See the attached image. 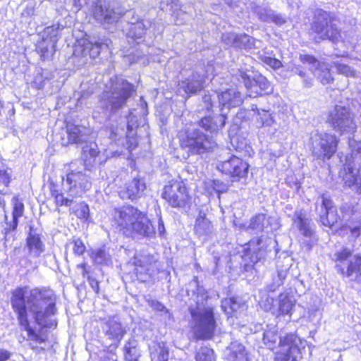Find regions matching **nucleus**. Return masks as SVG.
<instances>
[{
    "label": "nucleus",
    "instance_id": "nucleus-1",
    "mask_svg": "<svg viewBox=\"0 0 361 361\" xmlns=\"http://www.w3.org/2000/svg\"><path fill=\"white\" fill-rule=\"evenodd\" d=\"M56 297L51 290L34 288L28 290L27 287H20L12 293L11 305L18 314L20 324L27 333V339L36 343L45 341L46 336L37 334L29 325L27 312L35 322L43 328L55 327L57 322L55 315Z\"/></svg>",
    "mask_w": 361,
    "mask_h": 361
},
{
    "label": "nucleus",
    "instance_id": "nucleus-2",
    "mask_svg": "<svg viewBox=\"0 0 361 361\" xmlns=\"http://www.w3.org/2000/svg\"><path fill=\"white\" fill-rule=\"evenodd\" d=\"M135 91L133 85L126 80L117 76L112 77L106 85L98 108L102 110L104 117L109 118L126 105Z\"/></svg>",
    "mask_w": 361,
    "mask_h": 361
},
{
    "label": "nucleus",
    "instance_id": "nucleus-3",
    "mask_svg": "<svg viewBox=\"0 0 361 361\" xmlns=\"http://www.w3.org/2000/svg\"><path fill=\"white\" fill-rule=\"evenodd\" d=\"M196 295V307H190L192 329L198 338L210 339L216 329L214 308L207 305L208 295L203 287H197Z\"/></svg>",
    "mask_w": 361,
    "mask_h": 361
},
{
    "label": "nucleus",
    "instance_id": "nucleus-4",
    "mask_svg": "<svg viewBox=\"0 0 361 361\" xmlns=\"http://www.w3.org/2000/svg\"><path fill=\"white\" fill-rule=\"evenodd\" d=\"M113 219L121 231L126 235L138 234L152 237L155 234L153 225L145 214L132 206L114 211Z\"/></svg>",
    "mask_w": 361,
    "mask_h": 361
},
{
    "label": "nucleus",
    "instance_id": "nucleus-5",
    "mask_svg": "<svg viewBox=\"0 0 361 361\" xmlns=\"http://www.w3.org/2000/svg\"><path fill=\"white\" fill-rule=\"evenodd\" d=\"M180 147L191 155L214 151L218 145L212 136L207 135L195 125L185 126L178 133Z\"/></svg>",
    "mask_w": 361,
    "mask_h": 361
},
{
    "label": "nucleus",
    "instance_id": "nucleus-6",
    "mask_svg": "<svg viewBox=\"0 0 361 361\" xmlns=\"http://www.w3.org/2000/svg\"><path fill=\"white\" fill-rule=\"evenodd\" d=\"M310 143L314 155L330 159L336 152L338 139L335 135L315 130L311 133Z\"/></svg>",
    "mask_w": 361,
    "mask_h": 361
},
{
    "label": "nucleus",
    "instance_id": "nucleus-7",
    "mask_svg": "<svg viewBox=\"0 0 361 361\" xmlns=\"http://www.w3.org/2000/svg\"><path fill=\"white\" fill-rule=\"evenodd\" d=\"M328 122L340 135L353 134L357 129L353 114L348 108L341 105H336L329 112Z\"/></svg>",
    "mask_w": 361,
    "mask_h": 361
},
{
    "label": "nucleus",
    "instance_id": "nucleus-8",
    "mask_svg": "<svg viewBox=\"0 0 361 361\" xmlns=\"http://www.w3.org/2000/svg\"><path fill=\"white\" fill-rule=\"evenodd\" d=\"M312 30L322 39L336 41L340 37V32L330 13L322 9H317L314 13Z\"/></svg>",
    "mask_w": 361,
    "mask_h": 361
},
{
    "label": "nucleus",
    "instance_id": "nucleus-9",
    "mask_svg": "<svg viewBox=\"0 0 361 361\" xmlns=\"http://www.w3.org/2000/svg\"><path fill=\"white\" fill-rule=\"evenodd\" d=\"M238 73V76L240 78L246 87L249 97H255L259 94H269L273 92L271 83L263 75L243 69H239Z\"/></svg>",
    "mask_w": 361,
    "mask_h": 361
},
{
    "label": "nucleus",
    "instance_id": "nucleus-10",
    "mask_svg": "<svg viewBox=\"0 0 361 361\" xmlns=\"http://www.w3.org/2000/svg\"><path fill=\"white\" fill-rule=\"evenodd\" d=\"M216 97L218 99L219 107L221 112H224L225 109H229L238 106L243 102L241 93L236 88H231L225 91L215 90L214 94H205L203 97V102L207 109L209 110L213 106V99Z\"/></svg>",
    "mask_w": 361,
    "mask_h": 361
},
{
    "label": "nucleus",
    "instance_id": "nucleus-11",
    "mask_svg": "<svg viewBox=\"0 0 361 361\" xmlns=\"http://www.w3.org/2000/svg\"><path fill=\"white\" fill-rule=\"evenodd\" d=\"M301 345L302 341L295 334H289L281 337L275 361H298L301 358Z\"/></svg>",
    "mask_w": 361,
    "mask_h": 361
},
{
    "label": "nucleus",
    "instance_id": "nucleus-12",
    "mask_svg": "<svg viewBox=\"0 0 361 361\" xmlns=\"http://www.w3.org/2000/svg\"><path fill=\"white\" fill-rule=\"evenodd\" d=\"M336 255V267L343 274L361 280V257L353 255L347 248L343 249Z\"/></svg>",
    "mask_w": 361,
    "mask_h": 361
},
{
    "label": "nucleus",
    "instance_id": "nucleus-13",
    "mask_svg": "<svg viewBox=\"0 0 361 361\" xmlns=\"http://www.w3.org/2000/svg\"><path fill=\"white\" fill-rule=\"evenodd\" d=\"M162 197L173 207H185L190 200L187 188L180 181H172L165 185Z\"/></svg>",
    "mask_w": 361,
    "mask_h": 361
},
{
    "label": "nucleus",
    "instance_id": "nucleus-14",
    "mask_svg": "<svg viewBox=\"0 0 361 361\" xmlns=\"http://www.w3.org/2000/svg\"><path fill=\"white\" fill-rule=\"evenodd\" d=\"M92 13L94 20L104 26L115 23L121 17V12L111 7L106 0H97Z\"/></svg>",
    "mask_w": 361,
    "mask_h": 361
},
{
    "label": "nucleus",
    "instance_id": "nucleus-15",
    "mask_svg": "<svg viewBox=\"0 0 361 361\" xmlns=\"http://www.w3.org/2000/svg\"><path fill=\"white\" fill-rule=\"evenodd\" d=\"M135 272L137 279L145 282L157 272V261L153 255H138L134 259Z\"/></svg>",
    "mask_w": 361,
    "mask_h": 361
},
{
    "label": "nucleus",
    "instance_id": "nucleus-16",
    "mask_svg": "<svg viewBox=\"0 0 361 361\" xmlns=\"http://www.w3.org/2000/svg\"><path fill=\"white\" fill-rule=\"evenodd\" d=\"M248 168L247 162L234 155L217 164V169L222 173L238 178H244L248 172Z\"/></svg>",
    "mask_w": 361,
    "mask_h": 361
},
{
    "label": "nucleus",
    "instance_id": "nucleus-17",
    "mask_svg": "<svg viewBox=\"0 0 361 361\" xmlns=\"http://www.w3.org/2000/svg\"><path fill=\"white\" fill-rule=\"evenodd\" d=\"M124 17L128 21V37L136 43H140L146 30L151 27V22L147 20L139 21L138 18L134 16V12L132 11L125 13Z\"/></svg>",
    "mask_w": 361,
    "mask_h": 361
},
{
    "label": "nucleus",
    "instance_id": "nucleus-18",
    "mask_svg": "<svg viewBox=\"0 0 361 361\" xmlns=\"http://www.w3.org/2000/svg\"><path fill=\"white\" fill-rule=\"evenodd\" d=\"M300 59L302 63L309 66L310 70L323 85L330 83L334 79L327 64L320 63L310 55H300Z\"/></svg>",
    "mask_w": 361,
    "mask_h": 361
},
{
    "label": "nucleus",
    "instance_id": "nucleus-19",
    "mask_svg": "<svg viewBox=\"0 0 361 361\" xmlns=\"http://www.w3.org/2000/svg\"><path fill=\"white\" fill-rule=\"evenodd\" d=\"M111 43V40L106 37L95 39L94 37L91 39H84L79 42L78 48H82L81 54L82 55L89 54L92 59L97 57L101 51L109 49V45ZM78 51V49H76Z\"/></svg>",
    "mask_w": 361,
    "mask_h": 361
},
{
    "label": "nucleus",
    "instance_id": "nucleus-20",
    "mask_svg": "<svg viewBox=\"0 0 361 361\" xmlns=\"http://www.w3.org/2000/svg\"><path fill=\"white\" fill-rule=\"evenodd\" d=\"M321 198V205L317 208L320 221L324 226L332 227L339 219L336 208L334 206L332 201L324 195Z\"/></svg>",
    "mask_w": 361,
    "mask_h": 361
},
{
    "label": "nucleus",
    "instance_id": "nucleus-21",
    "mask_svg": "<svg viewBox=\"0 0 361 361\" xmlns=\"http://www.w3.org/2000/svg\"><path fill=\"white\" fill-rule=\"evenodd\" d=\"M208 80V77H204L198 73H193L190 78L180 82L178 85V91L180 94L182 92L185 94H195L200 91ZM210 82L214 83L217 80V78L214 77L209 79Z\"/></svg>",
    "mask_w": 361,
    "mask_h": 361
},
{
    "label": "nucleus",
    "instance_id": "nucleus-22",
    "mask_svg": "<svg viewBox=\"0 0 361 361\" xmlns=\"http://www.w3.org/2000/svg\"><path fill=\"white\" fill-rule=\"evenodd\" d=\"M63 185L69 190L72 196L80 195L90 186L87 177L82 172H71L63 179Z\"/></svg>",
    "mask_w": 361,
    "mask_h": 361
},
{
    "label": "nucleus",
    "instance_id": "nucleus-23",
    "mask_svg": "<svg viewBox=\"0 0 361 361\" xmlns=\"http://www.w3.org/2000/svg\"><path fill=\"white\" fill-rule=\"evenodd\" d=\"M104 331L105 335L116 343H120L126 333V330L118 316L111 317L106 320Z\"/></svg>",
    "mask_w": 361,
    "mask_h": 361
},
{
    "label": "nucleus",
    "instance_id": "nucleus-24",
    "mask_svg": "<svg viewBox=\"0 0 361 361\" xmlns=\"http://www.w3.org/2000/svg\"><path fill=\"white\" fill-rule=\"evenodd\" d=\"M26 245L28 250V256L31 258H38L44 251L45 246L41 240L40 234L37 229L32 226H30Z\"/></svg>",
    "mask_w": 361,
    "mask_h": 361
},
{
    "label": "nucleus",
    "instance_id": "nucleus-25",
    "mask_svg": "<svg viewBox=\"0 0 361 361\" xmlns=\"http://www.w3.org/2000/svg\"><path fill=\"white\" fill-rule=\"evenodd\" d=\"M145 188V183L142 179L133 178L120 190L119 195L122 199L133 200L142 195Z\"/></svg>",
    "mask_w": 361,
    "mask_h": 361
},
{
    "label": "nucleus",
    "instance_id": "nucleus-26",
    "mask_svg": "<svg viewBox=\"0 0 361 361\" xmlns=\"http://www.w3.org/2000/svg\"><path fill=\"white\" fill-rule=\"evenodd\" d=\"M226 123V114L221 112L214 116H206L200 121V126L211 133H217L221 130Z\"/></svg>",
    "mask_w": 361,
    "mask_h": 361
},
{
    "label": "nucleus",
    "instance_id": "nucleus-27",
    "mask_svg": "<svg viewBox=\"0 0 361 361\" xmlns=\"http://www.w3.org/2000/svg\"><path fill=\"white\" fill-rule=\"evenodd\" d=\"M12 221L10 222H6V226L4 228V232L6 236L9 233V232L16 229L18 224V218L21 217L24 212V204L17 197H14L12 199Z\"/></svg>",
    "mask_w": 361,
    "mask_h": 361
},
{
    "label": "nucleus",
    "instance_id": "nucleus-28",
    "mask_svg": "<svg viewBox=\"0 0 361 361\" xmlns=\"http://www.w3.org/2000/svg\"><path fill=\"white\" fill-rule=\"evenodd\" d=\"M66 131L69 142L79 143L86 140L90 130L83 126L67 124Z\"/></svg>",
    "mask_w": 361,
    "mask_h": 361
},
{
    "label": "nucleus",
    "instance_id": "nucleus-29",
    "mask_svg": "<svg viewBox=\"0 0 361 361\" xmlns=\"http://www.w3.org/2000/svg\"><path fill=\"white\" fill-rule=\"evenodd\" d=\"M151 361H169V352L166 343L152 342L149 345Z\"/></svg>",
    "mask_w": 361,
    "mask_h": 361
},
{
    "label": "nucleus",
    "instance_id": "nucleus-30",
    "mask_svg": "<svg viewBox=\"0 0 361 361\" xmlns=\"http://www.w3.org/2000/svg\"><path fill=\"white\" fill-rule=\"evenodd\" d=\"M348 172L343 178L345 184L350 188H353L358 192H361V166L355 172V169L348 166L347 167Z\"/></svg>",
    "mask_w": 361,
    "mask_h": 361
},
{
    "label": "nucleus",
    "instance_id": "nucleus-31",
    "mask_svg": "<svg viewBox=\"0 0 361 361\" xmlns=\"http://www.w3.org/2000/svg\"><path fill=\"white\" fill-rule=\"evenodd\" d=\"M276 306L274 309V315L276 317L290 314L294 306V302L285 294H280L278 299L276 300Z\"/></svg>",
    "mask_w": 361,
    "mask_h": 361
},
{
    "label": "nucleus",
    "instance_id": "nucleus-32",
    "mask_svg": "<svg viewBox=\"0 0 361 361\" xmlns=\"http://www.w3.org/2000/svg\"><path fill=\"white\" fill-rule=\"evenodd\" d=\"M195 231L199 236L208 235L212 231L211 221L206 217V214L201 211L196 219Z\"/></svg>",
    "mask_w": 361,
    "mask_h": 361
},
{
    "label": "nucleus",
    "instance_id": "nucleus-33",
    "mask_svg": "<svg viewBox=\"0 0 361 361\" xmlns=\"http://www.w3.org/2000/svg\"><path fill=\"white\" fill-rule=\"evenodd\" d=\"M229 361H248L245 348L238 342H233L229 347Z\"/></svg>",
    "mask_w": 361,
    "mask_h": 361
},
{
    "label": "nucleus",
    "instance_id": "nucleus-34",
    "mask_svg": "<svg viewBox=\"0 0 361 361\" xmlns=\"http://www.w3.org/2000/svg\"><path fill=\"white\" fill-rule=\"evenodd\" d=\"M261 42L256 40L253 37L246 34L238 35L237 43L235 44V48L252 49L259 48Z\"/></svg>",
    "mask_w": 361,
    "mask_h": 361
},
{
    "label": "nucleus",
    "instance_id": "nucleus-35",
    "mask_svg": "<svg viewBox=\"0 0 361 361\" xmlns=\"http://www.w3.org/2000/svg\"><path fill=\"white\" fill-rule=\"evenodd\" d=\"M137 341L134 338H130L125 344V358L127 361H138L140 357V353L137 348Z\"/></svg>",
    "mask_w": 361,
    "mask_h": 361
},
{
    "label": "nucleus",
    "instance_id": "nucleus-36",
    "mask_svg": "<svg viewBox=\"0 0 361 361\" xmlns=\"http://www.w3.org/2000/svg\"><path fill=\"white\" fill-rule=\"evenodd\" d=\"M294 223L297 224L298 229L303 235L306 237L311 236L312 231L309 226L308 219L301 212H295Z\"/></svg>",
    "mask_w": 361,
    "mask_h": 361
},
{
    "label": "nucleus",
    "instance_id": "nucleus-37",
    "mask_svg": "<svg viewBox=\"0 0 361 361\" xmlns=\"http://www.w3.org/2000/svg\"><path fill=\"white\" fill-rule=\"evenodd\" d=\"M287 269L278 270L276 274H273L271 283L267 285V291L274 292L282 286L287 277Z\"/></svg>",
    "mask_w": 361,
    "mask_h": 361
},
{
    "label": "nucleus",
    "instance_id": "nucleus-38",
    "mask_svg": "<svg viewBox=\"0 0 361 361\" xmlns=\"http://www.w3.org/2000/svg\"><path fill=\"white\" fill-rule=\"evenodd\" d=\"M85 161L90 164L95 162L97 157L99 154L98 146L95 142H90L82 147Z\"/></svg>",
    "mask_w": 361,
    "mask_h": 361
},
{
    "label": "nucleus",
    "instance_id": "nucleus-39",
    "mask_svg": "<svg viewBox=\"0 0 361 361\" xmlns=\"http://www.w3.org/2000/svg\"><path fill=\"white\" fill-rule=\"evenodd\" d=\"M71 213L74 214L78 219L87 221L90 215V209L88 205L84 202L74 203L71 205Z\"/></svg>",
    "mask_w": 361,
    "mask_h": 361
},
{
    "label": "nucleus",
    "instance_id": "nucleus-40",
    "mask_svg": "<svg viewBox=\"0 0 361 361\" xmlns=\"http://www.w3.org/2000/svg\"><path fill=\"white\" fill-rule=\"evenodd\" d=\"M63 27L59 24L53 25L52 26L47 27L43 32L44 40L49 39L51 46L54 47L58 41V35L59 30H62Z\"/></svg>",
    "mask_w": 361,
    "mask_h": 361
},
{
    "label": "nucleus",
    "instance_id": "nucleus-41",
    "mask_svg": "<svg viewBox=\"0 0 361 361\" xmlns=\"http://www.w3.org/2000/svg\"><path fill=\"white\" fill-rule=\"evenodd\" d=\"M267 223V221L265 214H259L252 218L248 228L255 231L256 233L260 232L263 231Z\"/></svg>",
    "mask_w": 361,
    "mask_h": 361
},
{
    "label": "nucleus",
    "instance_id": "nucleus-42",
    "mask_svg": "<svg viewBox=\"0 0 361 361\" xmlns=\"http://www.w3.org/2000/svg\"><path fill=\"white\" fill-rule=\"evenodd\" d=\"M259 303L260 307L264 311L270 312L272 314H274V309H275V307L276 306V302L273 298L270 297L266 293H262Z\"/></svg>",
    "mask_w": 361,
    "mask_h": 361
},
{
    "label": "nucleus",
    "instance_id": "nucleus-43",
    "mask_svg": "<svg viewBox=\"0 0 361 361\" xmlns=\"http://www.w3.org/2000/svg\"><path fill=\"white\" fill-rule=\"evenodd\" d=\"M94 261L99 264H109L111 263V256L105 248H99L92 253Z\"/></svg>",
    "mask_w": 361,
    "mask_h": 361
},
{
    "label": "nucleus",
    "instance_id": "nucleus-44",
    "mask_svg": "<svg viewBox=\"0 0 361 361\" xmlns=\"http://www.w3.org/2000/svg\"><path fill=\"white\" fill-rule=\"evenodd\" d=\"M256 110L257 112V121L260 123V127L262 126H271L274 123V119L271 114L269 113L268 111L264 109H258L256 107Z\"/></svg>",
    "mask_w": 361,
    "mask_h": 361
},
{
    "label": "nucleus",
    "instance_id": "nucleus-45",
    "mask_svg": "<svg viewBox=\"0 0 361 361\" xmlns=\"http://www.w3.org/2000/svg\"><path fill=\"white\" fill-rule=\"evenodd\" d=\"M283 337V336H278L274 331L269 330L266 331L263 334L264 343L270 349H273L276 346L277 341H280V338Z\"/></svg>",
    "mask_w": 361,
    "mask_h": 361
},
{
    "label": "nucleus",
    "instance_id": "nucleus-46",
    "mask_svg": "<svg viewBox=\"0 0 361 361\" xmlns=\"http://www.w3.org/2000/svg\"><path fill=\"white\" fill-rule=\"evenodd\" d=\"M197 361H215L214 350L208 347H202L196 355Z\"/></svg>",
    "mask_w": 361,
    "mask_h": 361
},
{
    "label": "nucleus",
    "instance_id": "nucleus-47",
    "mask_svg": "<svg viewBox=\"0 0 361 361\" xmlns=\"http://www.w3.org/2000/svg\"><path fill=\"white\" fill-rule=\"evenodd\" d=\"M349 147L351 150V157L353 159H361V140L356 141L354 139H349Z\"/></svg>",
    "mask_w": 361,
    "mask_h": 361
},
{
    "label": "nucleus",
    "instance_id": "nucleus-48",
    "mask_svg": "<svg viewBox=\"0 0 361 361\" xmlns=\"http://www.w3.org/2000/svg\"><path fill=\"white\" fill-rule=\"evenodd\" d=\"M291 71L298 75L303 79V82L305 87H311L312 85V80L306 76L304 68L300 65H295L291 68Z\"/></svg>",
    "mask_w": 361,
    "mask_h": 361
},
{
    "label": "nucleus",
    "instance_id": "nucleus-49",
    "mask_svg": "<svg viewBox=\"0 0 361 361\" xmlns=\"http://www.w3.org/2000/svg\"><path fill=\"white\" fill-rule=\"evenodd\" d=\"M334 64L338 73L347 77H356V72L349 66L338 62H334Z\"/></svg>",
    "mask_w": 361,
    "mask_h": 361
},
{
    "label": "nucleus",
    "instance_id": "nucleus-50",
    "mask_svg": "<svg viewBox=\"0 0 361 361\" xmlns=\"http://www.w3.org/2000/svg\"><path fill=\"white\" fill-rule=\"evenodd\" d=\"M255 13L262 21L270 23L274 11L267 8L259 7L256 8Z\"/></svg>",
    "mask_w": 361,
    "mask_h": 361
},
{
    "label": "nucleus",
    "instance_id": "nucleus-51",
    "mask_svg": "<svg viewBox=\"0 0 361 361\" xmlns=\"http://www.w3.org/2000/svg\"><path fill=\"white\" fill-rule=\"evenodd\" d=\"M128 133L126 134V148L129 152L133 150L137 144V138L134 136L135 133L130 129V126H128Z\"/></svg>",
    "mask_w": 361,
    "mask_h": 361
},
{
    "label": "nucleus",
    "instance_id": "nucleus-52",
    "mask_svg": "<svg viewBox=\"0 0 361 361\" xmlns=\"http://www.w3.org/2000/svg\"><path fill=\"white\" fill-rule=\"evenodd\" d=\"M149 305L152 308H153L154 310L159 311L163 312V314L165 316V319H170L171 317V314L169 312V311L164 307V305H162L161 302L157 301V300H149Z\"/></svg>",
    "mask_w": 361,
    "mask_h": 361
},
{
    "label": "nucleus",
    "instance_id": "nucleus-53",
    "mask_svg": "<svg viewBox=\"0 0 361 361\" xmlns=\"http://www.w3.org/2000/svg\"><path fill=\"white\" fill-rule=\"evenodd\" d=\"M210 186L213 188V190L217 192L219 195L220 193L224 192L228 190L227 184L219 180H214L209 181Z\"/></svg>",
    "mask_w": 361,
    "mask_h": 361
},
{
    "label": "nucleus",
    "instance_id": "nucleus-54",
    "mask_svg": "<svg viewBox=\"0 0 361 361\" xmlns=\"http://www.w3.org/2000/svg\"><path fill=\"white\" fill-rule=\"evenodd\" d=\"M73 251L75 255L80 256L85 252L86 247L81 239H80V238L73 239Z\"/></svg>",
    "mask_w": 361,
    "mask_h": 361
},
{
    "label": "nucleus",
    "instance_id": "nucleus-55",
    "mask_svg": "<svg viewBox=\"0 0 361 361\" xmlns=\"http://www.w3.org/2000/svg\"><path fill=\"white\" fill-rule=\"evenodd\" d=\"M238 34L225 33L222 35V41L227 45L235 47L237 43Z\"/></svg>",
    "mask_w": 361,
    "mask_h": 361
},
{
    "label": "nucleus",
    "instance_id": "nucleus-56",
    "mask_svg": "<svg viewBox=\"0 0 361 361\" xmlns=\"http://www.w3.org/2000/svg\"><path fill=\"white\" fill-rule=\"evenodd\" d=\"M261 60L265 64L268 65L269 66H270L271 68H272L274 69H277V68L281 67V66H282V63L279 60H278L275 58H271L270 56H261Z\"/></svg>",
    "mask_w": 361,
    "mask_h": 361
},
{
    "label": "nucleus",
    "instance_id": "nucleus-57",
    "mask_svg": "<svg viewBox=\"0 0 361 361\" xmlns=\"http://www.w3.org/2000/svg\"><path fill=\"white\" fill-rule=\"evenodd\" d=\"M55 197V201L58 205H66L71 206L73 203V200L64 197L63 194L53 193Z\"/></svg>",
    "mask_w": 361,
    "mask_h": 361
},
{
    "label": "nucleus",
    "instance_id": "nucleus-58",
    "mask_svg": "<svg viewBox=\"0 0 361 361\" xmlns=\"http://www.w3.org/2000/svg\"><path fill=\"white\" fill-rule=\"evenodd\" d=\"M234 298H226L221 301V309L228 315H231V307L233 305Z\"/></svg>",
    "mask_w": 361,
    "mask_h": 361
},
{
    "label": "nucleus",
    "instance_id": "nucleus-59",
    "mask_svg": "<svg viewBox=\"0 0 361 361\" xmlns=\"http://www.w3.org/2000/svg\"><path fill=\"white\" fill-rule=\"evenodd\" d=\"M271 22L277 25H282L286 23V17L281 13H276L274 11Z\"/></svg>",
    "mask_w": 361,
    "mask_h": 361
},
{
    "label": "nucleus",
    "instance_id": "nucleus-60",
    "mask_svg": "<svg viewBox=\"0 0 361 361\" xmlns=\"http://www.w3.org/2000/svg\"><path fill=\"white\" fill-rule=\"evenodd\" d=\"M143 59V56L140 53L130 54L125 56L126 61L128 62L129 64H133L138 63Z\"/></svg>",
    "mask_w": 361,
    "mask_h": 361
},
{
    "label": "nucleus",
    "instance_id": "nucleus-61",
    "mask_svg": "<svg viewBox=\"0 0 361 361\" xmlns=\"http://www.w3.org/2000/svg\"><path fill=\"white\" fill-rule=\"evenodd\" d=\"M11 177L10 175L6 172H0V182L2 183L5 187H7L10 183Z\"/></svg>",
    "mask_w": 361,
    "mask_h": 361
},
{
    "label": "nucleus",
    "instance_id": "nucleus-62",
    "mask_svg": "<svg viewBox=\"0 0 361 361\" xmlns=\"http://www.w3.org/2000/svg\"><path fill=\"white\" fill-rule=\"evenodd\" d=\"M349 228L353 236L358 237L361 234L360 223H359L357 225L350 226Z\"/></svg>",
    "mask_w": 361,
    "mask_h": 361
},
{
    "label": "nucleus",
    "instance_id": "nucleus-63",
    "mask_svg": "<svg viewBox=\"0 0 361 361\" xmlns=\"http://www.w3.org/2000/svg\"><path fill=\"white\" fill-rule=\"evenodd\" d=\"M88 281L93 290L98 293L99 290L98 281L90 276L88 277Z\"/></svg>",
    "mask_w": 361,
    "mask_h": 361
},
{
    "label": "nucleus",
    "instance_id": "nucleus-64",
    "mask_svg": "<svg viewBox=\"0 0 361 361\" xmlns=\"http://www.w3.org/2000/svg\"><path fill=\"white\" fill-rule=\"evenodd\" d=\"M11 353L6 350H0V361H7L11 357Z\"/></svg>",
    "mask_w": 361,
    "mask_h": 361
}]
</instances>
